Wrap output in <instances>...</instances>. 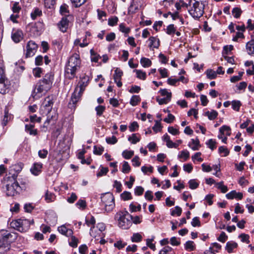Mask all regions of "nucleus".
Here are the masks:
<instances>
[{"label":"nucleus","instance_id":"obj_1","mask_svg":"<svg viewBox=\"0 0 254 254\" xmlns=\"http://www.w3.org/2000/svg\"><path fill=\"white\" fill-rule=\"evenodd\" d=\"M54 79V74L52 72L46 73L44 77L40 80L35 86L32 93L34 99L42 97L51 88Z\"/></svg>","mask_w":254,"mask_h":254},{"label":"nucleus","instance_id":"obj_2","mask_svg":"<svg viewBox=\"0 0 254 254\" xmlns=\"http://www.w3.org/2000/svg\"><path fill=\"white\" fill-rule=\"evenodd\" d=\"M89 81L90 77L87 75H84L81 78L79 82V86H77L75 88L74 92L71 95L70 101L68 104V107L69 108L74 109L75 108L76 104L79 101Z\"/></svg>","mask_w":254,"mask_h":254},{"label":"nucleus","instance_id":"obj_3","mask_svg":"<svg viewBox=\"0 0 254 254\" xmlns=\"http://www.w3.org/2000/svg\"><path fill=\"white\" fill-rule=\"evenodd\" d=\"M118 226L124 230L129 229L132 225V215L127 211H119L115 215Z\"/></svg>","mask_w":254,"mask_h":254},{"label":"nucleus","instance_id":"obj_4","mask_svg":"<svg viewBox=\"0 0 254 254\" xmlns=\"http://www.w3.org/2000/svg\"><path fill=\"white\" fill-rule=\"evenodd\" d=\"M205 1L193 0L191 3L192 6L189 10L190 14L195 19L198 20L204 13Z\"/></svg>","mask_w":254,"mask_h":254},{"label":"nucleus","instance_id":"obj_5","mask_svg":"<svg viewBox=\"0 0 254 254\" xmlns=\"http://www.w3.org/2000/svg\"><path fill=\"white\" fill-rule=\"evenodd\" d=\"M34 223V220H29L26 219L20 218L14 220L10 222V226L21 232L27 231L31 224Z\"/></svg>","mask_w":254,"mask_h":254},{"label":"nucleus","instance_id":"obj_6","mask_svg":"<svg viewBox=\"0 0 254 254\" xmlns=\"http://www.w3.org/2000/svg\"><path fill=\"white\" fill-rule=\"evenodd\" d=\"M12 235L5 231L2 234V237L0 239V254H3L10 250L11 238Z\"/></svg>","mask_w":254,"mask_h":254},{"label":"nucleus","instance_id":"obj_7","mask_svg":"<svg viewBox=\"0 0 254 254\" xmlns=\"http://www.w3.org/2000/svg\"><path fill=\"white\" fill-rule=\"evenodd\" d=\"M101 198L105 210L107 212H111L115 206L113 194L111 192L106 193L102 195Z\"/></svg>","mask_w":254,"mask_h":254},{"label":"nucleus","instance_id":"obj_8","mask_svg":"<svg viewBox=\"0 0 254 254\" xmlns=\"http://www.w3.org/2000/svg\"><path fill=\"white\" fill-rule=\"evenodd\" d=\"M9 181L13 182L11 184H6V194L8 196H14L22 190V188L17 182L16 179L13 181L12 179L8 180Z\"/></svg>","mask_w":254,"mask_h":254},{"label":"nucleus","instance_id":"obj_9","mask_svg":"<svg viewBox=\"0 0 254 254\" xmlns=\"http://www.w3.org/2000/svg\"><path fill=\"white\" fill-rule=\"evenodd\" d=\"M53 104V100L49 96L47 97L40 109L41 114L48 115L52 109Z\"/></svg>","mask_w":254,"mask_h":254},{"label":"nucleus","instance_id":"obj_10","mask_svg":"<svg viewBox=\"0 0 254 254\" xmlns=\"http://www.w3.org/2000/svg\"><path fill=\"white\" fill-rule=\"evenodd\" d=\"M23 164L21 163H18L11 166L9 169V175L7 179L8 180L12 179L13 181H15L17 177L18 174L21 171L23 168Z\"/></svg>","mask_w":254,"mask_h":254},{"label":"nucleus","instance_id":"obj_11","mask_svg":"<svg viewBox=\"0 0 254 254\" xmlns=\"http://www.w3.org/2000/svg\"><path fill=\"white\" fill-rule=\"evenodd\" d=\"M38 48L37 45L33 41H29L26 46V58H29L33 56L37 51Z\"/></svg>","mask_w":254,"mask_h":254},{"label":"nucleus","instance_id":"obj_12","mask_svg":"<svg viewBox=\"0 0 254 254\" xmlns=\"http://www.w3.org/2000/svg\"><path fill=\"white\" fill-rule=\"evenodd\" d=\"M79 69L75 66V65H72L69 64H66L65 68V73L66 77L69 79L73 78L75 77L76 72Z\"/></svg>","mask_w":254,"mask_h":254},{"label":"nucleus","instance_id":"obj_13","mask_svg":"<svg viewBox=\"0 0 254 254\" xmlns=\"http://www.w3.org/2000/svg\"><path fill=\"white\" fill-rule=\"evenodd\" d=\"M3 71L0 68V93L4 94L8 89L7 81L5 79V76L3 75Z\"/></svg>","mask_w":254,"mask_h":254},{"label":"nucleus","instance_id":"obj_14","mask_svg":"<svg viewBox=\"0 0 254 254\" xmlns=\"http://www.w3.org/2000/svg\"><path fill=\"white\" fill-rule=\"evenodd\" d=\"M68 64H70L72 65H75V66L80 68L81 67V60L80 59V56L77 54H73L69 58Z\"/></svg>","mask_w":254,"mask_h":254},{"label":"nucleus","instance_id":"obj_15","mask_svg":"<svg viewBox=\"0 0 254 254\" xmlns=\"http://www.w3.org/2000/svg\"><path fill=\"white\" fill-rule=\"evenodd\" d=\"M123 75V72L119 68H116L115 70V73L113 75L114 80L117 85L119 87L122 86V82H121L122 76Z\"/></svg>","mask_w":254,"mask_h":254},{"label":"nucleus","instance_id":"obj_16","mask_svg":"<svg viewBox=\"0 0 254 254\" xmlns=\"http://www.w3.org/2000/svg\"><path fill=\"white\" fill-rule=\"evenodd\" d=\"M139 4L137 0H132L128 8V14L130 15L136 13L139 10Z\"/></svg>","mask_w":254,"mask_h":254},{"label":"nucleus","instance_id":"obj_17","mask_svg":"<svg viewBox=\"0 0 254 254\" xmlns=\"http://www.w3.org/2000/svg\"><path fill=\"white\" fill-rule=\"evenodd\" d=\"M69 20L67 19V17H63L61 20L58 23V27L60 31L63 32L66 31L68 26Z\"/></svg>","mask_w":254,"mask_h":254},{"label":"nucleus","instance_id":"obj_18","mask_svg":"<svg viewBox=\"0 0 254 254\" xmlns=\"http://www.w3.org/2000/svg\"><path fill=\"white\" fill-rule=\"evenodd\" d=\"M44 29V24L42 21H38L35 23L34 26L32 27V30L35 31V34L39 35Z\"/></svg>","mask_w":254,"mask_h":254},{"label":"nucleus","instance_id":"obj_19","mask_svg":"<svg viewBox=\"0 0 254 254\" xmlns=\"http://www.w3.org/2000/svg\"><path fill=\"white\" fill-rule=\"evenodd\" d=\"M42 167L41 163H35L30 169V171L32 174L37 176L41 172Z\"/></svg>","mask_w":254,"mask_h":254},{"label":"nucleus","instance_id":"obj_20","mask_svg":"<svg viewBox=\"0 0 254 254\" xmlns=\"http://www.w3.org/2000/svg\"><path fill=\"white\" fill-rule=\"evenodd\" d=\"M23 38V33L21 30H17L11 34V38L15 43L19 42Z\"/></svg>","mask_w":254,"mask_h":254},{"label":"nucleus","instance_id":"obj_21","mask_svg":"<svg viewBox=\"0 0 254 254\" xmlns=\"http://www.w3.org/2000/svg\"><path fill=\"white\" fill-rule=\"evenodd\" d=\"M58 230L61 234L65 235L66 237H70L73 235L72 230L70 229H67L64 225L59 227Z\"/></svg>","mask_w":254,"mask_h":254},{"label":"nucleus","instance_id":"obj_22","mask_svg":"<svg viewBox=\"0 0 254 254\" xmlns=\"http://www.w3.org/2000/svg\"><path fill=\"white\" fill-rule=\"evenodd\" d=\"M96 221L94 216L92 215L88 216L86 217L85 223L88 226H92L90 228V234L93 232V229L94 228V225Z\"/></svg>","mask_w":254,"mask_h":254},{"label":"nucleus","instance_id":"obj_23","mask_svg":"<svg viewBox=\"0 0 254 254\" xmlns=\"http://www.w3.org/2000/svg\"><path fill=\"white\" fill-rule=\"evenodd\" d=\"M150 44L149 47L150 49L152 48H158L160 46L159 40L155 37H150L149 38Z\"/></svg>","mask_w":254,"mask_h":254},{"label":"nucleus","instance_id":"obj_24","mask_svg":"<svg viewBox=\"0 0 254 254\" xmlns=\"http://www.w3.org/2000/svg\"><path fill=\"white\" fill-rule=\"evenodd\" d=\"M246 50L249 55L254 56V40H251L247 43Z\"/></svg>","mask_w":254,"mask_h":254},{"label":"nucleus","instance_id":"obj_25","mask_svg":"<svg viewBox=\"0 0 254 254\" xmlns=\"http://www.w3.org/2000/svg\"><path fill=\"white\" fill-rule=\"evenodd\" d=\"M193 1V0H190L189 3H187L183 0H180L179 2H177L175 3V7L178 10H180L182 7L188 8L189 6H191Z\"/></svg>","mask_w":254,"mask_h":254},{"label":"nucleus","instance_id":"obj_26","mask_svg":"<svg viewBox=\"0 0 254 254\" xmlns=\"http://www.w3.org/2000/svg\"><path fill=\"white\" fill-rule=\"evenodd\" d=\"M238 247V244L233 241H229L226 243V250L229 253H231L233 252V250Z\"/></svg>","mask_w":254,"mask_h":254},{"label":"nucleus","instance_id":"obj_27","mask_svg":"<svg viewBox=\"0 0 254 254\" xmlns=\"http://www.w3.org/2000/svg\"><path fill=\"white\" fill-rule=\"evenodd\" d=\"M68 8V6L65 3L63 4L61 6L60 12V13L64 16V17H67L69 16V12Z\"/></svg>","mask_w":254,"mask_h":254},{"label":"nucleus","instance_id":"obj_28","mask_svg":"<svg viewBox=\"0 0 254 254\" xmlns=\"http://www.w3.org/2000/svg\"><path fill=\"white\" fill-rule=\"evenodd\" d=\"M189 146L193 150H198L200 144L199 140L196 138L191 139V142L189 143Z\"/></svg>","mask_w":254,"mask_h":254},{"label":"nucleus","instance_id":"obj_29","mask_svg":"<svg viewBox=\"0 0 254 254\" xmlns=\"http://www.w3.org/2000/svg\"><path fill=\"white\" fill-rule=\"evenodd\" d=\"M11 118V115L8 113V111L7 108H5L4 109V115L1 123L2 126H5L8 121L10 120Z\"/></svg>","mask_w":254,"mask_h":254},{"label":"nucleus","instance_id":"obj_30","mask_svg":"<svg viewBox=\"0 0 254 254\" xmlns=\"http://www.w3.org/2000/svg\"><path fill=\"white\" fill-rule=\"evenodd\" d=\"M42 14V10L37 7H35L31 13V17L33 20H35L37 17L40 16Z\"/></svg>","mask_w":254,"mask_h":254},{"label":"nucleus","instance_id":"obj_31","mask_svg":"<svg viewBox=\"0 0 254 254\" xmlns=\"http://www.w3.org/2000/svg\"><path fill=\"white\" fill-rule=\"evenodd\" d=\"M195 244L193 241H188L185 244V249L188 251H192L195 249Z\"/></svg>","mask_w":254,"mask_h":254},{"label":"nucleus","instance_id":"obj_32","mask_svg":"<svg viewBox=\"0 0 254 254\" xmlns=\"http://www.w3.org/2000/svg\"><path fill=\"white\" fill-rule=\"evenodd\" d=\"M140 64L144 67H148L151 66L152 62L148 58H142L140 60Z\"/></svg>","mask_w":254,"mask_h":254},{"label":"nucleus","instance_id":"obj_33","mask_svg":"<svg viewBox=\"0 0 254 254\" xmlns=\"http://www.w3.org/2000/svg\"><path fill=\"white\" fill-rule=\"evenodd\" d=\"M207 77L209 79H213L216 78L217 76V73L214 70L209 69L206 71Z\"/></svg>","mask_w":254,"mask_h":254},{"label":"nucleus","instance_id":"obj_34","mask_svg":"<svg viewBox=\"0 0 254 254\" xmlns=\"http://www.w3.org/2000/svg\"><path fill=\"white\" fill-rule=\"evenodd\" d=\"M205 116H207L210 120H214L218 116V113L214 110L211 112L207 111L205 113Z\"/></svg>","mask_w":254,"mask_h":254},{"label":"nucleus","instance_id":"obj_35","mask_svg":"<svg viewBox=\"0 0 254 254\" xmlns=\"http://www.w3.org/2000/svg\"><path fill=\"white\" fill-rule=\"evenodd\" d=\"M134 72H136V77L142 80H145L146 77V73L141 70L135 69Z\"/></svg>","mask_w":254,"mask_h":254},{"label":"nucleus","instance_id":"obj_36","mask_svg":"<svg viewBox=\"0 0 254 254\" xmlns=\"http://www.w3.org/2000/svg\"><path fill=\"white\" fill-rule=\"evenodd\" d=\"M140 137L137 136V134L133 133L128 137V140L132 144H136L140 141Z\"/></svg>","mask_w":254,"mask_h":254},{"label":"nucleus","instance_id":"obj_37","mask_svg":"<svg viewBox=\"0 0 254 254\" xmlns=\"http://www.w3.org/2000/svg\"><path fill=\"white\" fill-rule=\"evenodd\" d=\"M242 106L241 102L239 100H233L232 101V107L234 110L239 111L240 107Z\"/></svg>","mask_w":254,"mask_h":254},{"label":"nucleus","instance_id":"obj_38","mask_svg":"<svg viewBox=\"0 0 254 254\" xmlns=\"http://www.w3.org/2000/svg\"><path fill=\"white\" fill-rule=\"evenodd\" d=\"M156 100L159 103V105H163V104H166L167 103H168L170 100V95L169 96L163 98H160L159 97H156Z\"/></svg>","mask_w":254,"mask_h":254},{"label":"nucleus","instance_id":"obj_39","mask_svg":"<svg viewBox=\"0 0 254 254\" xmlns=\"http://www.w3.org/2000/svg\"><path fill=\"white\" fill-rule=\"evenodd\" d=\"M142 239V236L138 233H134L131 238L132 242L138 243L141 241Z\"/></svg>","mask_w":254,"mask_h":254},{"label":"nucleus","instance_id":"obj_40","mask_svg":"<svg viewBox=\"0 0 254 254\" xmlns=\"http://www.w3.org/2000/svg\"><path fill=\"white\" fill-rule=\"evenodd\" d=\"M72 5L76 8L79 7L84 4L87 0H70Z\"/></svg>","mask_w":254,"mask_h":254},{"label":"nucleus","instance_id":"obj_41","mask_svg":"<svg viewBox=\"0 0 254 254\" xmlns=\"http://www.w3.org/2000/svg\"><path fill=\"white\" fill-rule=\"evenodd\" d=\"M121 197L125 201L132 199L131 194L130 192L125 191L121 194Z\"/></svg>","mask_w":254,"mask_h":254},{"label":"nucleus","instance_id":"obj_42","mask_svg":"<svg viewBox=\"0 0 254 254\" xmlns=\"http://www.w3.org/2000/svg\"><path fill=\"white\" fill-rule=\"evenodd\" d=\"M190 153L186 150H183L181 153L178 155V158L184 159V161H186L189 158Z\"/></svg>","mask_w":254,"mask_h":254},{"label":"nucleus","instance_id":"obj_43","mask_svg":"<svg viewBox=\"0 0 254 254\" xmlns=\"http://www.w3.org/2000/svg\"><path fill=\"white\" fill-rule=\"evenodd\" d=\"M232 12V14L233 15V16L235 18H238L240 17V16L242 13V11L240 8L236 7H234L233 9Z\"/></svg>","mask_w":254,"mask_h":254},{"label":"nucleus","instance_id":"obj_44","mask_svg":"<svg viewBox=\"0 0 254 254\" xmlns=\"http://www.w3.org/2000/svg\"><path fill=\"white\" fill-rule=\"evenodd\" d=\"M140 98L138 95H133L132 96L130 101V104L133 106H135L138 104V103L140 102Z\"/></svg>","mask_w":254,"mask_h":254},{"label":"nucleus","instance_id":"obj_45","mask_svg":"<svg viewBox=\"0 0 254 254\" xmlns=\"http://www.w3.org/2000/svg\"><path fill=\"white\" fill-rule=\"evenodd\" d=\"M130 167L127 161H124L122 171L124 174L128 173L130 171Z\"/></svg>","mask_w":254,"mask_h":254},{"label":"nucleus","instance_id":"obj_46","mask_svg":"<svg viewBox=\"0 0 254 254\" xmlns=\"http://www.w3.org/2000/svg\"><path fill=\"white\" fill-rule=\"evenodd\" d=\"M216 186L218 189L221 190L222 193H225L228 191L227 187L224 185V182L223 181L217 183Z\"/></svg>","mask_w":254,"mask_h":254},{"label":"nucleus","instance_id":"obj_47","mask_svg":"<svg viewBox=\"0 0 254 254\" xmlns=\"http://www.w3.org/2000/svg\"><path fill=\"white\" fill-rule=\"evenodd\" d=\"M133 151L125 150L122 153V156L126 159H129L133 155Z\"/></svg>","mask_w":254,"mask_h":254},{"label":"nucleus","instance_id":"obj_48","mask_svg":"<svg viewBox=\"0 0 254 254\" xmlns=\"http://www.w3.org/2000/svg\"><path fill=\"white\" fill-rule=\"evenodd\" d=\"M70 236L71 239L70 241L69 242V245L73 248H76L77 247L78 240L72 235Z\"/></svg>","mask_w":254,"mask_h":254},{"label":"nucleus","instance_id":"obj_49","mask_svg":"<svg viewBox=\"0 0 254 254\" xmlns=\"http://www.w3.org/2000/svg\"><path fill=\"white\" fill-rule=\"evenodd\" d=\"M206 144L208 147L211 149L212 150H213L216 148V142L215 140L213 139H210L206 142Z\"/></svg>","mask_w":254,"mask_h":254},{"label":"nucleus","instance_id":"obj_50","mask_svg":"<svg viewBox=\"0 0 254 254\" xmlns=\"http://www.w3.org/2000/svg\"><path fill=\"white\" fill-rule=\"evenodd\" d=\"M189 184L190 188L192 190L196 189L199 186V183L197 182L196 180L195 179L190 180Z\"/></svg>","mask_w":254,"mask_h":254},{"label":"nucleus","instance_id":"obj_51","mask_svg":"<svg viewBox=\"0 0 254 254\" xmlns=\"http://www.w3.org/2000/svg\"><path fill=\"white\" fill-rule=\"evenodd\" d=\"M114 188H115L116 189V191L118 193H120L122 190V185L118 181L116 180L114 181V185H113Z\"/></svg>","mask_w":254,"mask_h":254},{"label":"nucleus","instance_id":"obj_52","mask_svg":"<svg viewBox=\"0 0 254 254\" xmlns=\"http://www.w3.org/2000/svg\"><path fill=\"white\" fill-rule=\"evenodd\" d=\"M90 53L91 61L96 63L98 62L99 59L101 58V57L99 55L95 54L93 50H90Z\"/></svg>","mask_w":254,"mask_h":254},{"label":"nucleus","instance_id":"obj_53","mask_svg":"<svg viewBox=\"0 0 254 254\" xmlns=\"http://www.w3.org/2000/svg\"><path fill=\"white\" fill-rule=\"evenodd\" d=\"M108 168L101 166L99 171L97 174V177H101L103 175H105L108 173Z\"/></svg>","mask_w":254,"mask_h":254},{"label":"nucleus","instance_id":"obj_54","mask_svg":"<svg viewBox=\"0 0 254 254\" xmlns=\"http://www.w3.org/2000/svg\"><path fill=\"white\" fill-rule=\"evenodd\" d=\"M162 127L160 123V121H156L154 126L153 127V130L156 132H158L161 130Z\"/></svg>","mask_w":254,"mask_h":254},{"label":"nucleus","instance_id":"obj_55","mask_svg":"<svg viewBox=\"0 0 254 254\" xmlns=\"http://www.w3.org/2000/svg\"><path fill=\"white\" fill-rule=\"evenodd\" d=\"M104 151V148L102 146H94L93 153L96 155H101Z\"/></svg>","mask_w":254,"mask_h":254},{"label":"nucleus","instance_id":"obj_56","mask_svg":"<svg viewBox=\"0 0 254 254\" xmlns=\"http://www.w3.org/2000/svg\"><path fill=\"white\" fill-rule=\"evenodd\" d=\"M139 126L136 122H132L128 127L130 132H133L138 129Z\"/></svg>","mask_w":254,"mask_h":254},{"label":"nucleus","instance_id":"obj_57","mask_svg":"<svg viewBox=\"0 0 254 254\" xmlns=\"http://www.w3.org/2000/svg\"><path fill=\"white\" fill-rule=\"evenodd\" d=\"M176 31V29L174 27V24H170L166 28V33L168 35H171L172 34H174Z\"/></svg>","mask_w":254,"mask_h":254},{"label":"nucleus","instance_id":"obj_58","mask_svg":"<svg viewBox=\"0 0 254 254\" xmlns=\"http://www.w3.org/2000/svg\"><path fill=\"white\" fill-rule=\"evenodd\" d=\"M218 151L220 154H223V156H226L229 153V151L228 149L226 147L223 146L219 147Z\"/></svg>","mask_w":254,"mask_h":254},{"label":"nucleus","instance_id":"obj_59","mask_svg":"<svg viewBox=\"0 0 254 254\" xmlns=\"http://www.w3.org/2000/svg\"><path fill=\"white\" fill-rule=\"evenodd\" d=\"M105 110V107L103 106H98L95 108L96 114L98 116H101Z\"/></svg>","mask_w":254,"mask_h":254},{"label":"nucleus","instance_id":"obj_60","mask_svg":"<svg viewBox=\"0 0 254 254\" xmlns=\"http://www.w3.org/2000/svg\"><path fill=\"white\" fill-rule=\"evenodd\" d=\"M45 200L48 202H52L54 201L55 196L52 193H49L48 191L46 192L45 194Z\"/></svg>","mask_w":254,"mask_h":254},{"label":"nucleus","instance_id":"obj_61","mask_svg":"<svg viewBox=\"0 0 254 254\" xmlns=\"http://www.w3.org/2000/svg\"><path fill=\"white\" fill-rule=\"evenodd\" d=\"M29 120L32 123H34L35 122L40 123L41 118L38 117L36 115H33L29 116Z\"/></svg>","mask_w":254,"mask_h":254},{"label":"nucleus","instance_id":"obj_62","mask_svg":"<svg viewBox=\"0 0 254 254\" xmlns=\"http://www.w3.org/2000/svg\"><path fill=\"white\" fill-rule=\"evenodd\" d=\"M49 117L50 116H48L46 121L45 122L43 125L41 127L42 130L44 132H46L47 130L48 126H49L52 117L51 118H49Z\"/></svg>","mask_w":254,"mask_h":254},{"label":"nucleus","instance_id":"obj_63","mask_svg":"<svg viewBox=\"0 0 254 254\" xmlns=\"http://www.w3.org/2000/svg\"><path fill=\"white\" fill-rule=\"evenodd\" d=\"M21 9V7L19 5L18 2H15L13 4L12 10L13 13H18Z\"/></svg>","mask_w":254,"mask_h":254},{"label":"nucleus","instance_id":"obj_64","mask_svg":"<svg viewBox=\"0 0 254 254\" xmlns=\"http://www.w3.org/2000/svg\"><path fill=\"white\" fill-rule=\"evenodd\" d=\"M182 213V208L179 206H176L175 209L171 212V215L174 216L177 215V216H180Z\"/></svg>","mask_w":254,"mask_h":254}]
</instances>
